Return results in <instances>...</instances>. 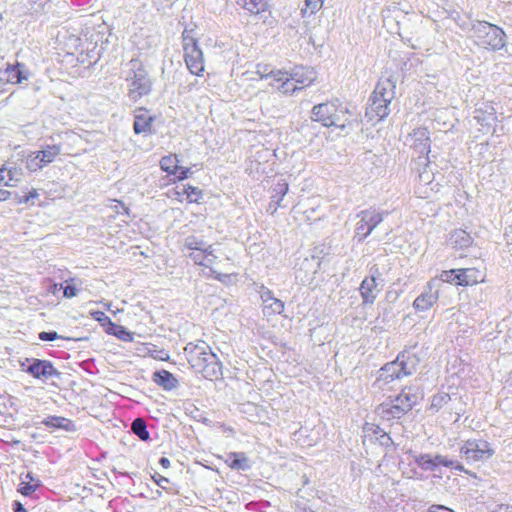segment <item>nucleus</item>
<instances>
[{"instance_id": "nucleus-1", "label": "nucleus", "mask_w": 512, "mask_h": 512, "mask_svg": "<svg viewBox=\"0 0 512 512\" xmlns=\"http://www.w3.org/2000/svg\"><path fill=\"white\" fill-rule=\"evenodd\" d=\"M188 363L206 379H218L222 375L221 363L204 341L188 343L184 348Z\"/></svg>"}, {"instance_id": "nucleus-2", "label": "nucleus", "mask_w": 512, "mask_h": 512, "mask_svg": "<svg viewBox=\"0 0 512 512\" xmlns=\"http://www.w3.org/2000/svg\"><path fill=\"white\" fill-rule=\"evenodd\" d=\"M395 83L389 79H380L369 99L366 117L370 121H380L390 113V103L395 97Z\"/></svg>"}, {"instance_id": "nucleus-3", "label": "nucleus", "mask_w": 512, "mask_h": 512, "mask_svg": "<svg viewBox=\"0 0 512 512\" xmlns=\"http://www.w3.org/2000/svg\"><path fill=\"white\" fill-rule=\"evenodd\" d=\"M351 112L339 101H329L312 108V120L321 122L326 127H337L344 130L352 124Z\"/></svg>"}, {"instance_id": "nucleus-4", "label": "nucleus", "mask_w": 512, "mask_h": 512, "mask_svg": "<svg viewBox=\"0 0 512 512\" xmlns=\"http://www.w3.org/2000/svg\"><path fill=\"white\" fill-rule=\"evenodd\" d=\"M405 356H398L395 361L385 364L380 370L375 384L380 389L384 386L398 380L403 376L411 375L415 372V358H408L404 360Z\"/></svg>"}, {"instance_id": "nucleus-5", "label": "nucleus", "mask_w": 512, "mask_h": 512, "mask_svg": "<svg viewBox=\"0 0 512 512\" xmlns=\"http://www.w3.org/2000/svg\"><path fill=\"white\" fill-rule=\"evenodd\" d=\"M471 30L472 36L479 46L499 50L505 45V33L496 25L486 21H477L472 25Z\"/></svg>"}, {"instance_id": "nucleus-6", "label": "nucleus", "mask_w": 512, "mask_h": 512, "mask_svg": "<svg viewBox=\"0 0 512 512\" xmlns=\"http://www.w3.org/2000/svg\"><path fill=\"white\" fill-rule=\"evenodd\" d=\"M131 74L127 77L130 81L128 96L136 102L151 91V81L147 72L137 60H131Z\"/></svg>"}, {"instance_id": "nucleus-7", "label": "nucleus", "mask_w": 512, "mask_h": 512, "mask_svg": "<svg viewBox=\"0 0 512 512\" xmlns=\"http://www.w3.org/2000/svg\"><path fill=\"white\" fill-rule=\"evenodd\" d=\"M184 248L189 250L188 257L197 265L211 267L217 258L212 245L206 244L195 236L185 239Z\"/></svg>"}, {"instance_id": "nucleus-8", "label": "nucleus", "mask_w": 512, "mask_h": 512, "mask_svg": "<svg viewBox=\"0 0 512 512\" xmlns=\"http://www.w3.org/2000/svg\"><path fill=\"white\" fill-rule=\"evenodd\" d=\"M494 450L490 443L484 439H469L460 447V455L467 462L485 461L491 458Z\"/></svg>"}, {"instance_id": "nucleus-9", "label": "nucleus", "mask_w": 512, "mask_h": 512, "mask_svg": "<svg viewBox=\"0 0 512 512\" xmlns=\"http://www.w3.org/2000/svg\"><path fill=\"white\" fill-rule=\"evenodd\" d=\"M419 165L423 170L418 174L415 192L420 198H429L432 193L439 190V184L434 182V172L428 166V158L418 156Z\"/></svg>"}, {"instance_id": "nucleus-10", "label": "nucleus", "mask_w": 512, "mask_h": 512, "mask_svg": "<svg viewBox=\"0 0 512 512\" xmlns=\"http://www.w3.org/2000/svg\"><path fill=\"white\" fill-rule=\"evenodd\" d=\"M359 221L355 227V238L363 241L383 220V214L375 209H367L358 213Z\"/></svg>"}, {"instance_id": "nucleus-11", "label": "nucleus", "mask_w": 512, "mask_h": 512, "mask_svg": "<svg viewBox=\"0 0 512 512\" xmlns=\"http://www.w3.org/2000/svg\"><path fill=\"white\" fill-rule=\"evenodd\" d=\"M184 58L187 68L192 74L200 75L204 71L203 53L194 39L185 41Z\"/></svg>"}, {"instance_id": "nucleus-12", "label": "nucleus", "mask_w": 512, "mask_h": 512, "mask_svg": "<svg viewBox=\"0 0 512 512\" xmlns=\"http://www.w3.org/2000/svg\"><path fill=\"white\" fill-rule=\"evenodd\" d=\"M439 299V281L431 279L425 290L414 300L413 308L418 312L429 310Z\"/></svg>"}, {"instance_id": "nucleus-13", "label": "nucleus", "mask_w": 512, "mask_h": 512, "mask_svg": "<svg viewBox=\"0 0 512 512\" xmlns=\"http://www.w3.org/2000/svg\"><path fill=\"white\" fill-rule=\"evenodd\" d=\"M405 145L412 148L419 156L427 157L430 152L429 131L424 127L413 130V132L406 137Z\"/></svg>"}, {"instance_id": "nucleus-14", "label": "nucleus", "mask_w": 512, "mask_h": 512, "mask_svg": "<svg viewBox=\"0 0 512 512\" xmlns=\"http://www.w3.org/2000/svg\"><path fill=\"white\" fill-rule=\"evenodd\" d=\"M370 273L371 275L366 277L359 287L362 302L364 304L374 303L380 292L377 283V277L380 276L379 268L377 266L371 267Z\"/></svg>"}, {"instance_id": "nucleus-15", "label": "nucleus", "mask_w": 512, "mask_h": 512, "mask_svg": "<svg viewBox=\"0 0 512 512\" xmlns=\"http://www.w3.org/2000/svg\"><path fill=\"white\" fill-rule=\"evenodd\" d=\"M474 118L482 126V131L488 133L497 121L496 110L491 103L484 102L475 109Z\"/></svg>"}, {"instance_id": "nucleus-16", "label": "nucleus", "mask_w": 512, "mask_h": 512, "mask_svg": "<svg viewBox=\"0 0 512 512\" xmlns=\"http://www.w3.org/2000/svg\"><path fill=\"white\" fill-rule=\"evenodd\" d=\"M259 293L263 305V314L265 316H274L284 311V302L275 298L270 289L261 286Z\"/></svg>"}, {"instance_id": "nucleus-17", "label": "nucleus", "mask_w": 512, "mask_h": 512, "mask_svg": "<svg viewBox=\"0 0 512 512\" xmlns=\"http://www.w3.org/2000/svg\"><path fill=\"white\" fill-rule=\"evenodd\" d=\"M160 167L168 174L175 175L178 180H183L191 173L190 168L179 166V160L176 155L164 156L160 160Z\"/></svg>"}, {"instance_id": "nucleus-18", "label": "nucleus", "mask_w": 512, "mask_h": 512, "mask_svg": "<svg viewBox=\"0 0 512 512\" xmlns=\"http://www.w3.org/2000/svg\"><path fill=\"white\" fill-rule=\"evenodd\" d=\"M26 372L31 374L33 377L42 380H47L52 376L59 375V372L49 361L39 359H34L33 362L27 367Z\"/></svg>"}, {"instance_id": "nucleus-19", "label": "nucleus", "mask_w": 512, "mask_h": 512, "mask_svg": "<svg viewBox=\"0 0 512 512\" xmlns=\"http://www.w3.org/2000/svg\"><path fill=\"white\" fill-rule=\"evenodd\" d=\"M407 406L397 408L393 402H390L389 400L380 404L376 408L377 415L386 421H391L394 419H400L402 416H404L407 413Z\"/></svg>"}, {"instance_id": "nucleus-20", "label": "nucleus", "mask_w": 512, "mask_h": 512, "mask_svg": "<svg viewBox=\"0 0 512 512\" xmlns=\"http://www.w3.org/2000/svg\"><path fill=\"white\" fill-rule=\"evenodd\" d=\"M289 76L301 87V90L311 85L317 79L316 72L308 67H296L289 73Z\"/></svg>"}, {"instance_id": "nucleus-21", "label": "nucleus", "mask_w": 512, "mask_h": 512, "mask_svg": "<svg viewBox=\"0 0 512 512\" xmlns=\"http://www.w3.org/2000/svg\"><path fill=\"white\" fill-rule=\"evenodd\" d=\"M3 78L11 84H19L24 80H28L29 72L21 63L16 65H8L2 72Z\"/></svg>"}, {"instance_id": "nucleus-22", "label": "nucleus", "mask_w": 512, "mask_h": 512, "mask_svg": "<svg viewBox=\"0 0 512 512\" xmlns=\"http://www.w3.org/2000/svg\"><path fill=\"white\" fill-rule=\"evenodd\" d=\"M457 284L469 286L483 281L481 272L474 268L458 269Z\"/></svg>"}, {"instance_id": "nucleus-23", "label": "nucleus", "mask_w": 512, "mask_h": 512, "mask_svg": "<svg viewBox=\"0 0 512 512\" xmlns=\"http://www.w3.org/2000/svg\"><path fill=\"white\" fill-rule=\"evenodd\" d=\"M23 171L17 167L0 168V185L16 186L22 179Z\"/></svg>"}, {"instance_id": "nucleus-24", "label": "nucleus", "mask_w": 512, "mask_h": 512, "mask_svg": "<svg viewBox=\"0 0 512 512\" xmlns=\"http://www.w3.org/2000/svg\"><path fill=\"white\" fill-rule=\"evenodd\" d=\"M42 424L51 429H62L69 432L76 430L72 420L60 416H49L42 421Z\"/></svg>"}, {"instance_id": "nucleus-25", "label": "nucleus", "mask_w": 512, "mask_h": 512, "mask_svg": "<svg viewBox=\"0 0 512 512\" xmlns=\"http://www.w3.org/2000/svg\"><path fill=\"white\" fill-rule=\"evenodd\" d=\"M152 117L144 109H139L134 117L133 129L136 134L147 133L151 129Z\"/></svg>"}, {"instance_id": "nucleus-26", "label": "nucleus", "mask_w": 512, "mask_h": 512, "mask_svg": "<svg viewBox=\"0 0 512 512\" xmlns=\"http://www.w3.org/2000/svg\"><path fill=\"white\" fill-rule=\"evenodd\" d=\"M153 381L165 390H172L178 385V380L166 370L154 372Z\"/></svg>"}, {"instance_id": "nucleus-27", "label": "nucleus", "mask_w": 512, "mask_h": 512, "mask_svg": "<svg viewBox=\"0 0 512 512\" xmlns=\"http://www.w3.org/2000/svg\"><path fill=\"white\" fill-rule=\"evenodd\" d=\"M288 183H286L285 181H281V182H278L274 189H273V192L274 194L271 196V203L269 204V210H271V213H275L277 208L281 206V201L283 200V197L287 194L288 192Z\"/></svg>"}, {"instance_id": "nucleus-28", "label": "nucleus", "mask_w": 512, "mask_h": 512, "mask_svg": "<svg viewBox=\"0 0 512 512\" xmlns=\"http://www.w3.org/2000/svg\"><path fill=\"white\" fill-rule=\"evenodd\" d=\"M390 402H393V404L396 405L397 408L407 406V412L410 411L413 406L418 401V395L411 392L409 389L408 391L403 390L398 396H396L394 399H390Z\"/></svg>"}, {"instance_id": "nucleus-29", "label": "nucleus", "mask_w": 512, "mask_h": 512, "mask_svg": "<svg viewBox=\"0 0 512 512\" xmlns=\"http://www.w3.org/2000/svg\"><path fill=\"white\" fill-rule=\"evenodd\" d=\"M226 463L232 469L248 470L250 468L249 458L243 452H233L228 454Z\"/></svg>"}, {"instance_id": "nucleus-30", "label": "nucleus", "mask_w": 512, "mask_h": 512, "mask_svg": "<svg viewBox=\"0 0 512 512\" xmlns=\"http://www.w3.org/2000/svg\"><path fill=\"white\" fill-rule=\"evenodd\" d=\"M186 196V200L189 203H198L200 198L202 197V191L193 186H182L177 187V190L175 191V198L178 200H182V197Z\"/></svg>"}, {"instance_id": "nucleus-31", "label": "nucleus", "mask_w": 512, "mask_h": 512, "mask_svg": "<svg viewBox=\"0 0 512 512\" xmlns=\"http://www.w3.org/2000/svg\"><path fill=\"white\" fill-rule=\"evenodd\" d=\"M236 4L252 14H259L267 9L268 0H236Z\"/></svg>"}, {"instance_id": "nucleus-32", "label": "nucleus", "mask_w": 512, "mask_h": 512, "mask_svg": "<svg viewBox=\"0 0 512 512\" xmlns=\"http://www.w3.org/2000/svg\"><path fill=\"white\" fill-rule=\"evenodd\" d=\"M407 455L408 459L414 461L421 469L426 471L435 470L431 454H417L410 450Z\"/></svg>"}, {"instance_id": "nucleus-33", "label": "nucleus", "mask_w": 512, "mask_h": 512, "mask_svg": "<svg viewBox=\"0 0 512 512\" xmlns=\"http://www.w3.org/2000/svg\"><path fill=\"white\" fill-rule=\"evenodd\" d=\"M36 152L39 154L42 165L45 167L52 163L61 153V147L59 145H47L42 150Z\"/></svg>"}, {"instance_id": "nucleus-34", "label": "nucleus", "mask_w": 512, "mask_h": 512, "mask_svg": "<svg viewBox=\"0 0 512 512\" xmlns=\"http://www.w3.org/2000/svg\"><path fill=\"white\" fill-rule=\"evenodd\" d=\"M256 74L259 75L261 79L271 78L273 81H280L284 79L285 71L272 70L268 65L258 64L256 68Z\"/></svg>"}, {"instance_id": "nucleus-35", "label": "nucleus", "mask_w": 512, "mask_h": 512, "mask_svg": "<svg viewBox=\"0 0 512 512\" xmlns=\"http://www.w3.org/2000/svg\"><path fill=\"white\" fill-rule=\"evenodd\" d=\"M432 459H433L435 468L438 466H445V467H449L454 470L469 473L468 470H466L460 462L449 459L446 456H443L440 454H437L434 456L432 455Z\"/></svg>"}, {"instance_id": "nucleus-36", "label": "nucleus", "mask_w": 512, "mask_h": 512, "mask_svg": "<svg viewBox=\"0 0 512 512\" xmlns=\"http://www.w3.org/2000/svg\"><path fill=\"white\" fill-rule=\"evenodd\" d=\"M277 83H280L279 86H277V89L282 92L283 94H293L296 91L301 90V87H299L294 80L289 76V73L285 71L284 79L280 81H276Z\"/></svg>"}, {"instance_id": "nucleus-37", "label": "nucleus", "mask_w": 512, "mask_h": 512, "mask_svg": "<svg viewBox=\"0 0 512 512\" xmlns=\"http://www.w3.org/2000/svg\"><path fill=\"white\" fill-rule=\"evenodd\" d=\"M450 241L455 247L464 248L468 247L472 240L466 231L456 230L451 234Z\"/></svg>"}, {"instance_id": "nucleus-38", "label": "nucleus", "mask_w": 512, "mask_h": 512, "mask_svg": "<svg viewBox=\"0 0 512 512\" xmlns=\"http://www.w3.org/2000/svg\"><path fill=\"white\" fill-rule=\"evenodd\" d=\"M107 332L115 335L122 341L131 342L133 340V334L130 331L121 325H116L115 323H110V327L107 329Z\"/></svg>"}, {"instance_id": "nucleus-39", "label": "nucleus", "mask_w": 512, "mask_h": 512, "mask_svg": "<svg viewBox=\"0 0 512 512\" xmlns=\"http://www.w3.org/2000/svg\"><path fill=\"white\" fill-rule=\"evenodd\" d=\"M131 429L142 441H147L150 437L146 422L142 418H136L132 422Z\"/></svg>"}, {"instance_id": "nucleus-40", "label": "nucleus", "mask_w": 512, "mask_h": 512, "mask_svg": "<svg viewBox=\"0 0 512 512\" xmlns=\"http://www.w3.org/2000/svg\"><path fill=\"white\" fill-rule=\"evenodd\" d=\"M25 166L31 172H36L44 167L37 152H32L27 155Z\"/></svg>"}, {"instance_id": "nucleus-41", "label": "nucleus", "mask_w": 512, "mask_h": 512, "mask_svg": "<svg viewBox=\"0 0 512 512\" xmlns=\"http://www.w3.org/2000/svg\"><path fill=\"white\" fill-rule=\"evenodd\" d=\"M325 0H305V8L301 10L302 15H313L318 12Z\"/></svg>"}, {"instance_id": "nucleus-42", "label": "nucleus", "mask_w": 512, "mask_h": 512, "mask_svg": "<svg viewBox=\"0 0 512 512\" xmlns=\"http://www.w3.org/2000/svg\"><path fill=\"white\" fill-rule=\"evenodd\" d=\"M70 282H74V279L66 280V286L63 287V284L59 285V289H63L64 297L72 298L78 294V289L75 285L70 284Z\"/></svg>"}, {"instance_id": "nucleus-43", "label": "nucleus", "mask_w": 512, "mask_h": 512, "mask_svg": "<svg viewBox=\"0 0 512 512\" xmlns=\"http://www.w3.org/2000/svg\"><path fill=\"white\" fill-rule=\"evenodd\" d=\"M458 276V269L457 270H448L443 271L440 274L439 279H437L440 282H447V283H456L457 284V277Z\"/></svg>"}, {"instance_id": "nucleus-44", "label": "nucleus", "mask_w": 512, "mask_h": 512, "mask_svg": "<svg viewBox=\"0 0 512 512\" xmlns=\"http://www.w3.org/2000/svg\"><path fill=\"white\" fill-rule=\"evenodd\" d=\"M449 399L448 394H437L433 396L430 408L438 410L443 404H446Z\"/></svg>"}, {"instance_id": "nucleus-45", "label": "nucleus", "mask_w": 512, "mask_h": 512, "mask_svg": "<svg viewBox=\"0 0 512 512\" xmlns=\"http://www.w3.org/2000/svg\"><path fill=\"white\" fill-rule=\"evenodd\" d=\"M148 353L151 357L157 360L166 361L169 359V354L164 350H158L156 346L149 348Z\"/></svg>"}, {"instance_id": "nucleus-46", "label": "nucleus", "mask_w": 512, "mask_h": 512, "mask_svg": "<svg viewBox=\"0 0 512 512\" xmlns=\"http://www.w3.org/2000/svg\"><path fill=\"white\" fill-rule=\"evenodd\" d=\"M91 316L94 320L100 322L103 326L108 325L110 327V323H113L111 319L102 311H93L91 312Z\"/></svg>"}, {"instance_id": "nucleus-47", "label": "nucleus", "mask_w": 512, "mask_h": 512, "mask_svg": "<svg viewBox=\"0 0 512 512\" xmlns=\"http://www.w3.org/2000/svg\"><path fill=\"white\" fill-rule=\"evenodd\" d=\"M37 487H38L37 483L31 484L30 482L23 480L22 483L20 484L19 492H21V494H23L25 496H28L32 492H34Z\"/></svg>"}, {"instance_id": "nucleus-48", "label": "nucleus", "mask_w": 512, "mask_h": 512, "mask_svg": "<svg viewBox=\"0 0 512 512\" xmlns=\"http://www.w3.org/2000/svg\"><path fill=\"white\" fill-rule=\"evenodd\" d=\"M50 0H32V9L35 13H40L45 10Z\"/></svg>"}, {"instance_id": "nucleus-49", "label": "nucleus", "mask_w": 512, "mask_h": 512, "mask_svg": "<svg viewBox=\"0 0 512 512\" xmlns=\"http://www.w3.org/2000/svg\"><path fill=\"white\" fill-rule=\"evenodd\" d=\"M39 196L38 192L36 189H32L28 194L22 196V197H19L18 198V203H28L30 202L31 200H33L34 198H37Z\"/></svg>"}, {"instance_id": "nucleus-50", "label": "nucleus", "mask_w": 512, "mask_h": 512, "mask_svg": "<svg viewBox=\"0 0 512 512\" xmlns=\"http://www.w3.org/2000/svg\"><path fill=\"white\" fill-rule=\"evenodd\" d=\"M154 482L161 488L163 489H166V484L169 483V479L158 474V473H155L153 476H152Z\"/></svg>"}, {"instance_id": "nucleus-51", "label": "nucleus", "mask_w": 512, "mask_h": 512, "mask_svg": "<svg viewBox=\"0 0 512 512\" xmlns=\"http://www.w3.org/2000/svg\"><path fill=\"white\" fill-rule=\"evenodd\" d=\"M59 336L56 332L50 331V332H41L39 333V339L42 341H53L57 339Z\"/></svg>"}, {"instance_id": "nucleus-52", "label": "nucleus", "mask_w": 512, "mask_h": 512, "mask_svg": "<svg viewBox=\"0 0 512 512\" xmlns=\"http://www.w3.org/2000/svg\"><path fill=\"white\" fill-rule=\"evenodd\" d=\"M428 512H454V511L444 505H432L428 509Z\"/></svg>"}, {"instance_id": "nucleus-53", "label": "nucleus", "mask_w": 512, "mask_h": 512, "mask_svg": "<svg viewBox=\"0 0 512 512\" xmlns=\"http://www.w3.org/2000/svg\"><path fill=\"white\" fill-rule=\"evenodd\" d=\"M210 271L214 275V278H216L217 280H219L221 282H225L226 279H228L230 277V275H228V274H221L213 269H211Z\"/></svg>"}, {"instance_id": "nucleus-54", "label": "nucleus", "mask_w": 512, "mask_h": 512, "mask_svg": "<svg viewBox=\"0 0 512 512\" xmlns=\"http://www.w3.org/2000/svg\"><path fill=\"white\" fill-rule=\"evenodd\" d=\"M11 196V192L0 189V201H5Z\"/></svg>"}, {"instance_id": "nucleus-55", "label": "nucleus", "mask_w": 512, "mask_h": 512, "mask_svg": "<svg viewBox=\"0 0 512 512\" xmlns=\"http://www.w3.org/2000/svg\"><path fill=\"white\" fill-rule=\"evenodd\" d=\"M14 512H27V510L23 507V505L16 501L14 503Z\"/></svg>"}, {"instance_id": "nucleus-56", "label": "nucleus", "mask_w": 512, "mask_h": 512, "mask_svg": "<svg viewBox=\"0 0 512 512\" xmlns=\"http://www.w3.org/2000/svg\"><path fill=\"white\" fill-rule=\"evenodd\" d=\"M159 463L163 468L167 469L170 467V460L166 457L160 458Z\"/></svg>"}, {"instance_id": "nucleus-57", "label": "nucleus", "mask_w": 512, "mask_h": 512, "mask_svg": "<svg viewBox=\"0 0 512 512\" xmlns=\"http://www.w3.org/2000/svg\"><path fill=\"white\" fill-rule=\"evenodd\" d=\"M506 383L508 386L512 387V371L509 373Z\"/></svg>"}, {"instance_id": "nucleus-58", "label": "nucleus", "mask_w": 512, "mask_h": 512, "mask_svg": "<svg viewBox=\"0 0 512 512\" xmlns=\"http://www.w3.org/2000/svg\"><path fill=\"white\" fill-rule=\"evenodd\" d=\"M23 480H25V481H26V480H30V481H32V480H33V477H32V475H31L30 473H27V474L25 475V477H24V479H23Z\"/></svg>"}]
</instances>
